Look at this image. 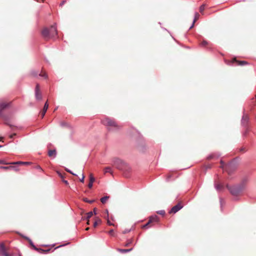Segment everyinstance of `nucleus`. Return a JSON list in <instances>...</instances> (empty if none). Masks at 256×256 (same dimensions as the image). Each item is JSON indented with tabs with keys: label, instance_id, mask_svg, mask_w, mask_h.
I'll return each instance as SVG.
<instances>
[{
	"label": "nucleus",
	"instance_id": "1",
	"mask_svg": "<svg viewBox=\"0 0 256 256\" xmlns=\"http://www.w3.org/2000/svg\"><path fill=\"white\" fill-rule=\"evenodd\" d=\"M42 38L46 40L54 38L57 36L58 32L55 25H52L50 27L44 28L41 32Z\"/></svg>",
	"mask_w": 256,
	"mask_h": 256
},
{
	"label": "nucleus",
	"instance_id": "2",
	"mask_svg": "<svg viewBox=\"0 0 256 256\" xmlns=\"http://www.w3.org/2000/svg\"><path fill=\"white\" fill-rule=\"evenodd\" d=\"M102 122L104 125L108 126L109 130H118L122 128L114 119L108 117L102 120Z\"/></svg>",
	"mask_w": 256,
	"mask_h": 256
},
{
	"label": "nucleus",
	"instance_id": "3",
	"mask_svg": "<svg viewBox=\"0 0 256 256\" xmlns=\"http://www.w3.org/2000/svg\"><path fill=\"white\" fill-rule=\"evenodd\" d=\"M226 186L230 190V193L234 196L238 195L243 190V188L240 186H234L230 188H229L228 186Z\"/></svg>",
	"mask_w": 256,
	"mask_h": 256
},
{
	"label": "nucleus",
	"instance_id": "4",
	"mask_svg": "<svg viewBox=\"0 0 256 256\" xmlns=\"http://www.w3.org/2000/svg\"><path fill=\"white\" fill-rule=\"evenodd\" d=\"M158 220V218L156 216H150L148 222L143 226L142 228H148L152 226V224L154 222H157Z\"/></svg>",
	"mask_w": 256,
	"mask_h": 256
},
{
	"label": "nucleus",
	"instance_id": "5",
	"mask_svg": "<svg viewBox=\"0 0 256 256\" xmlns=\"http://www.w3.org/2000/svg\"><path fill=\"white\" fill-rule=\"evenodd\" d=\"M114 164L118 169L122 170L123 168L124 163V162L118 158H114L113 160Z\"/></svg>",
	"mask_w": 256,
	"mask_h": 256
},
{
	"label": "nucleus",
	"instance_id": "6",
	"mask_svg": "<svg viewBox=\"0 0 256 256\" xmlns=\"http://www.w3.org/2000/svg\"><path fill=\"white\" fill-rule=\"evenodd\" d=\"M184 206V204L182 202H180L176 205L173 206L170 210V214H176L180 209H182Z\"/></svg>",
	"mask_w": 256,
	"mask_h": 256
},
{
	"label": "nucleus",
	"instance_id": "7",
	"mask_svg": "<svg viewBox=\"0 0 256 256\" xmlns=\"http://www.w3.org/2000/svg\"><path fill=\"white\" fill-rule=\"evenodd\" d=\"M35 97L36 100H40L42 98V95L40 91V86L38 84H36L35 88Z\"/></svg>",
	"mask_w": 256,
	"mask_h": 256
},
{
	"label": "nucleus",
	"instance_id": "8",
	"mask_svg": "<svg viewBox=\"0 0 256 256\" xmlns=\"http://www.w3.org/2000/svg\"><path fill=\"white\" fill-rule=\"evenodd\" d=\"M0 256H10L7 252L6 248L4 243L0 244Z\"/></svg>",
	"mask_w": 256,
	"mask_h": 256
},
{
	"label": "nucleus",
	"instance_id": "9",
	"mask_svg": "<svg viewBox=\"0 0 256 256\" xmlns=\"http://www.w3.org/2000/svg\"><path fill=\"white\" fill-rule=\"evenodd\" d=\"M10 106L9 103L2 102L0 103V113H1L4 110L8 108Z\"/></svg>",
	"mask_w": 256,
	"mask_h": 256
},
{
	"label": "nucleus",
	"instance_id": "10",
	"mask_svg": "<svg viewBox=\"0 0 256 256\" xmlns=\"http://www.w3.org/2000/svg\"><path fill=\"white\" fill-rule=\"evenodd\" d=\"M94 180H95L94 178V177L92 174H90V182L88 184V187L90 188H91L92 187L93 182H94Z\"/></svg>",
	"mask_w": 256,
	"mask_h": 256
},
{
	"label": "nucleus",
	"instance_id": "11",
	"mask_svg": "<svg viewBox=\"0 0 256 256\" xmlns=\"http://www.w3.org/2000/svg\"><path fill=\"white\" fill-rule=\"evenodd\" d=\"M232 62H236L237 63L238 65L239 66H244L248 64V62L246 61H240L236 60V58H234L232 60Z\"/></svg>",
	"mask_w": 256,
	"mask_h": 256
},
{
	"label": "nucleus",
	"instance_id": "12",
	"mask_svg": "<svg viewBox=\"0 0 256 256\" xmlns=\"http://www.w3.org/2000/svg\"><path fill=\"white\" fill-rule=\"evenodd\" d=\"M48 102H46V104H44V107L43 108V110H42V112H41V116H42V118H43L48 108Z\"/></svg>",
	"mask_w": 256,
	"mask_h": 256
},
{
	"label": "nucleus",
	"instance_id": "13",
	"mask_svg": "<svg viewBox=\"0 0 256 256\" xmlns=\"http://www.w3.org/2000/svg\"><path fill=\"white\" fill-rule=\"evenodd\" d=\"M56 150H50L48 152V156L50 157L55 158L56 156Z\"/></svg>",
	"mask_w": 256,
	"mask_h": 256
},
{
	"label": "nucleus",
	"instance_id": "14",
	"mask_svg": "<svg viewBox=\"0 0 256 256\" xmlns=\"http://www.w3.org/2000/svg\"><path fill=\"white\" fill-rule=\"evenodd\" d=\"M199 17H200V14H198V12H196L195 14V16H194V22H193V23H192V26H190V28H192L194 26V23L196 22V21L199 18Z\"/></svg>",
	"mask_w": 256,
	"mask_h": 256
},
{
	"label": "nucleus",
	"instance_id": "15",
	"mask_svg": "<svg viewBox=\"0 0 256 256\" xmlns=\"http://www.w3.org/2000/svg\"><path fill=\"white\" fill-rule=\"evenodd\" d=\"M215 188L218 190H220L223 189L224 186L220 184H216Z\"/></svg>",
	"mask_w": 256,
	"mask_h": 256
},
{
	"label": "nucleus",
	"instance_id": "16",
	"mask_svg": "<svg viewBox=\"0 0 256 256\" xmlns=\"http://www.w3.org/2000/svg\"><path fill=\"white\" fill-rule=\"evenodd\" d=\"M20 235L22 236V237L24 238L25 240H27L29 244H30V245L32 246V240L28 237H27L26 236H24V235H22L21 234H20Z\"/></svg>",
	"mask_w": 256,
	"mask_h": 256
},
{
	"label": "nucleus",
	"instance_id": "17",
	"mask_svg": "<svg viewBox=\"0 0 256 256\" xmlns=\"http://www.w3.org/2000/svg\"><path fill=\"white\" fill-rule=\"evenodd\" d=\"M109 196H105L102 198H100V202L103 204H105L106 203V202H107V200H108L109 198Z\"/></svg>",
	"mask_w": 256,
	"mask_h": 256
},
{
	"label": "nucleus",
	"instance_id": "18",
	"mask_svg": "<svg viewBox=\"0 0 256 256\" xmlns=\"http://www.w3.org/2000/svg\"><path fill=\"white\" fill-rule=\"evenodd\" d=\"M101 223V220L98 218L94 224V227L96 228L98 224Z\"/></svg>",
	"mask_w": 256,
	"mask_h": 256
},
{
	"label": "nucleus",
	"instance_id": "19",
	"mask_svg": "<svg viewBox=\"0 0 256 256\" xmlns=\"http://www.w3.org/2000/svg\"><path fill=\"white\" fill-rule=\"evenodd\" d=\"M132 250V248H130V249H120V248H118V252H120L124 253V252H130Z\"/></svg>",
	"mask_w": 256,
	"mask_h": 256
},
{
	"label": "nucleus",
	"instance_id": "20",
	"mask_svg": "<svg viewBox=\"0 0 256 256\" xmlns=\"http://www.w3.org/2000/svg\"><path fill=\"white\" fill-rule=\"evenodd\" d=\"M110 172L112 174V170L110 167H106L104 169V173Z\"/></svg>",
	"mask_w": 256,
	"mask_h": 256
},
{
	"label": "nucleus",
	"instance_id": "21",
	"mask_svg": "<svg viewBox=\"0 0 256 256\" xmlns=\"http://www.w3.org/2000/svg\"><path fill=\"white\" fill-rule=\"evenodd\" d=\"M23 164V162H21V161L8 163V164Z\"/></svg>",
	"mask_w": 256,
	"mask_h": 256
},
{
	"label": "nucleus",
	"instance_id": "22",
	"mask_svg": "<svg viewBox=\"0 0 256 256\" xmlns=\"http://www.w3.org/2000/svg\"><path fill=\"white\" fill-rule=\"evenodd\" d=\"M83 200L85 202H88V203H90V204H92V202H94V200H88L87 198H84L83 199Z\"/></svg>",
	"mask_w": 256,
	"mask_h": 256
},
{
	"label": "nucleus",
	"instance_id": "23",
	"mask_svg": "<svg viewBox=\"0 0 256 256\" xmlns=\"http://www.w3.org/2000/svg\"><path fill=\"white\" fill-rule=\"evenodd\" d=\"M205 5L202 4L200 8V13L202 14L204 10Z\"/></svg>",
	"mask_w": 256,
	"mask_h": 256
},
{
	"label": "nucleus",
	"instance_id": "24",
	"mask_svg": "<svg viewBox=\"0 0 256 256\" xmlns=\"http://www.w3.org/2000/svg\"><path fill=\"white\" fill-rule=\"evenodd\" d=\"M93 215V212H90L88 213H87V216H86V218L87 219H88L90 218H91Z\"/></svg>",
	"mask_w": 256,
	"mask_h": 256
},
{
	"label": "nucleus",
	"instance_id": "25",
	"mask_svg": "<svg viewBox=\"0 0 256 256\" xmlns=\"http://www.w3.org/2000/svg\"><path fill=\"white\" fill-rule=\"evenodd\" d=\"M10 166H0V169H4V170H9V169H10Z\"/></svg>",
	"mask_w": 256,
	"mask_h": 256
},
{
	"label": "nucleus",
	"instance_id": "26",
	"mask_svg": "<svg viewBox=\"0 0 256 256\" xmlns=\"http://www.w3.org/2000/svg\"><path fill=\"white\" fill-rule=\"evenodd\" d=\"M57 173L58 176L62 179V180H63L64 178V176L59 172H57Z\"/></svg>",
	"mask_w": 256,
	"mask_h": 256
},
{
	"label": "nucleus",
	"instance_id": "27",
	"mask_svg": "<svg viewBox=\"0 0 256 256\" xmlns=\"http://www.w3.org/2000/svg\"><path fill=\"white\" fill-rule=\"evenodd\" d=\"M157 213L160 215H164L165 214V211L164 210H159Z\"/></svg>",
	"mask_w": 256,
	"mask_h": 256
},
{
	"label": "nucleus",
	"instance_id": "28",
	"mask_svg": "<svg viewBox=\"0 0 256 256\" xmlns=\"http://www.w3.org/2000/svg\"><path fill=\"white\" fill-rule=\"evenodd\" d=\"M10 167H13V168H10V169L14 170L15 171L18 170V166H10Z\"/></svg>",
	"mask_w": 256,
	"mask_h": 256
},
{
	"label": "nucleus",
	"instance_id": "29",
	"mask_svg": "<svg viewBox=\"0 0 256 256\" xmlns=\"http://www.w3.org/2000/svg\"><path fill=\"white\" fill-rule=\"evenodd\" d=\"M208 44V42L206 40H203L202 43H201V45L202 46H206Z\"/></svg>",
	"mask_w": 256,
	"mask_h": 256
},
{
	"label": "nucleus",
	"instance_id": "30",
	"mask_svg": "<svg viewBox=\"0 0 256 256\" xmlns=\"http://www.w3.org/2000/svg\"><path fill=\"white\" fill-rule=\"evenodd\" d=\"M108 234L112 236H114V231L113 230H110L109 232H108Z\"/></svg>",
	"mask_w": 256,
	"mask_h": 256
},
{
	"label": "nucleus",
	"instance_id": "31",
	"mask_svg": "<svg viewBox=\"0 0 256 256\" xmlns=\"http://www.w3.org/2000/svg\"><path fill=\"white\" fill-rule=\"evenodd\" d=\"M230 166V164L226 166V168H225L226 170L228 172V174H230V171H229V170H228Z\"/></svg>",
	"mask_w": 256,
	"mask_h": 256
},
{
	"label": "nucleus",
	"instance_id": "32",
	"mask_svg": "<svg viewBox=\"0 0 256 256\" xmlns=\"http://www.w3.org/2000/svg\"><path fill=\"white\" fill-rule=\"evenodd\" d=\"M5 124H6V125H8V126H10V127L11 128H12L14 126L13 125H12V124H10V122H5Z\"/></svg>",
	"mask_w": 256,
	"mask_h": 256
},
{
	"label": "nucleus",
	"instance_id": "33",
	"mask_svg": "<svg viewBox=\"0 0 256 256\" xmlns=\"http://www.w3.org/2000/svg\"><path fill=\"white\" fill-rule=\"evenodd\" d=\"M39 76L42 77L46 78V75L45 72H41L40 74H39Z\"/></svg>",
	"mask_w": 256,
	"mask_h": 256
},
{
	"label": "nucleus",
	"instance_id": "34",
	"mask_svg": "<svg viewBox=\"0 0 256 256\" xmlns=\"http://www.w3.org/2000/svg\"><path fill=\"white\" fill-rule=\"evenodd\" d=\"M32 164V162H23V164H24V165H30V164Z\"/></svg>",
	"mask_w": 256,
	"mask_h": 256
},
{
	"label": "nucleus",
	"instance_id": "35",
	"mask_svg": "<svg viewBox=\"0 0 256 256\" xmlns=\"http://www.w3.org/2000/svg\"><path fill=\"white\" fill-rule=\"evenodd\" d=\"M132 240H128V242L125 244V246H128L132 243Z\"/></svg>",
	"mask_w": 256,
	"mask_h": 256
},
{
	"label": "nucleus",
	"instance_id": "36",
	"mask_svg": "<svg viewBox=\"0 0 256 256\" xmlns=\"http://www.w3.org/2000/svg\"><path fill=\"white\" fill-rule=\"evenodd\" d=\"M84 178H85V177H84V174H82V178L80 180V181L81 182H84Z\"/></svg>",
	"mask_w": 256,
	"mask_h": 256
},
{
	"label": "nucleus",
	"instance_id": "37",
	"mask_svg": "<svg viewBox=\"0 0 256 256\" xmlns=\"http://www.w3.org/2000/svg\"><path fill=\"white\" fill-rule=\"evenodd\" d=\"M0 164H8V163L6 162L4 160H0Z\"/></svg>",
	"mask_w": 256,
	"mask_h": 256
},
{
	"label": "nucleus",
	"instance_id": "38",
	"mask_svg": "<svg viewBox=\"0 0 256 256\" xmlns=\"http://www.w3.org/2000/svg\"><path fill=\"white\" fill-rule=\"evenodd\" d=\"M220 164H221L220 168H224V162L222 160H220Z\"/></svg>",
	"mask_w": 256,
	"mask_h": 256
},
{
	"label": "nucleus",
	"instance_id": "39",
	"mask_svg": "<svg viewBox=\"0 0 256 256\" xmlns=\"http://www.w3.org/2000/svg\"><path fill=\"white\" fill-rule=\"evenodd\" d=\"M107 224L109 225V226H114V224H112V222H110L109 220H107Z\"/></svg>",
	"mask_w": 256,
	"mask_h": 256
},
{
	"label": "nucleus",
	"instance_id": "40",
	"mask_svg": "<svg viewBox=\"0 0 256 256\" xmlns=\"http://www.w3.org/2000/svg\"><path fill=\"white\" fill-rule=\"evenodd\" d=\"M66 170L68 172H70V174H73V175L76 176V174H74V173H73L71 170H68V169H66Z\"/></svg>",
	"mask_w": 256,
	"mask_h": 256
},
{
	"label": "nucleus",
	"instance_id": "41",
	"mask_svg": "<svg viewBox=\"0 0 256 256\" xmlns=\"http://www.w3.org/2000/svg\"><path fill=\"white\" fill-rule=\"evenodd\" d=\"M62 180L63 182H64L66 184V185L68 184V182L67 180H64V179Z\"/></svg>",
	"mask_w": 256,
	"mask_h": 256
},
{
	"label": "nucleus",
	"instance_id": "42",
	"mask_svg": "<svg viewBox=\"0 0 256 256\" xmlns=\"http://www.w3.org/2000/svg\"><path fill=\"white\" fill-rule=\"evenodd\" d=\"M16 136V134H10V138H12L14 137V136Z\"/></svg>",
	"mask_w": 256,
	"mask_h": 256
},
{
	"label": "nucleus",
	"instance_id": "43",
	"mask_svg": "<svg viewBox=\"0 0 256 256\" xmlns=\"http://www.w3.org/2000/svg\"><path fill=\"white\" fill-rule=\"evenodd\" d=\"M36 168H38V169L40 170H42V168H41L40 166H36Z\"/></svg>",
	"mask_w": 256,
	"mask_h": 256
},
{
	"label": "nucleus",
	"instance_id": "44",
	"mask_svg": "<svg viewBox=\"0 0 256 256\" xmlns=\"http://www.w3.org/2000/svg\"><path fill=\"white\" fill-rule=\"evenodd\" d=\"M213 156H214L213 154H212L208 157V159H211L213 158Z\"/></svg>",
	"mask_w": 256,
	"mask_h": 256
},
{
	"label": "nucleus",
	"instance_id": "45",
	"mask_svg": "<svg viewBox=\"0 0 256 256\" xmlns=\"http://www.w3.org/2000/svg\"><path fill=\"white\" fill-rule=\"evenodd\" d=\"M96 208H94V214H96Z\"/></svg>",
	"mask_w": 256,
	"mask_h": 256
},
{
	"label": "nucleus",
	"instance_id": "46",
	"mask_svg": "<svg viewBox=\"0 0 256 256\" xmlns=\"http://www.w3.org/2000/svg\"><path fill=\"white\" fill-rule=\"evenodd\" d=\"M32 248H34V249H35L36 250H38V249L34 245L32 246Z\"/></svg>",
	"mask_w": 256,
	"mask_h": 256
},
{
	"label": "nucleus",
	"instance_id": "47",
	"mask_svg": "<svg viewBox=\"0 0 256 256\" xmlns=\"http://www.w3.org/2000/svg\"><path fill=\"white\" fill-rule=\"evenodd\" d=\"M38 74L36 73H34V74H33V76L34 75V76H37Z\"/></svg>",
	"mask_w": 256,
	"mask_h": 256
},
{
	"label": "nucleus",
	"instance_id": "48",
	"mask_svg": "<svg viewBox=\"0 0 256 256\" xmlns=\"http://www.w3.org/2000/svg\"><path fill=\"white\" fill-rule=\"evenodd\" d=\"M89 230V228H87L86 229V230Z\"/></svg>",
	"mask_w": 256,
	"mask_h": 256
},
{
	"label": "nucleus",
	"instance_id": "49",
	"mask_svg": "<svg viewBox=\"0 0 256 256\" xmlns=\"http://www.w3.org/2000/svg\"><path fill=\"white\" fill-rule=\"evenodd\" d=\"M87 224H89V220H88V222H87Z\"/></svg>",
	"mask_w": 256,
	"mask_h": 256
},
{
	"label": "nucleus",
	"instance_id": "50",
	"mask_svg": "<svg viewBox=\"0 0 256 256\" xmlns=\"http://www.w3.org/2000/svg\"><path fill=\"white\" fill-rule=\"evenodd\" d=\"M241 150L244 151V148L241 149Z\"/></svg>",
	"mask_w": 256,
	"mask_h": 256
},
{
	"label": "nucleus",
	"instance_id": "51",
	"mask_svg": "<svg viewBox=\"0 0 256 256\" xmlns=\"http://www.w3.org/2000/svg\"><path fill=\"white\" fill-rule=\"evenodd\" d=\"M2 146H3L0 145V148H2Z\"/></svg>",
	"mask_w": 256,
	"mask_h": 256
},
{
	"label": "nucleus",
	"instance_id": "52",
	"mask_svg": "<svg viewBox=\"0 0 256 256\" xmlns=\"http://www.w3.org/2000/svg\"><path fill=\"white\" fill-rule=\"evenodd\" d=\"M168 178L170 177V176H168Z\"/></svg>",
	"mask_w": 256,
	"mask_h": 256
}]
</instances>
